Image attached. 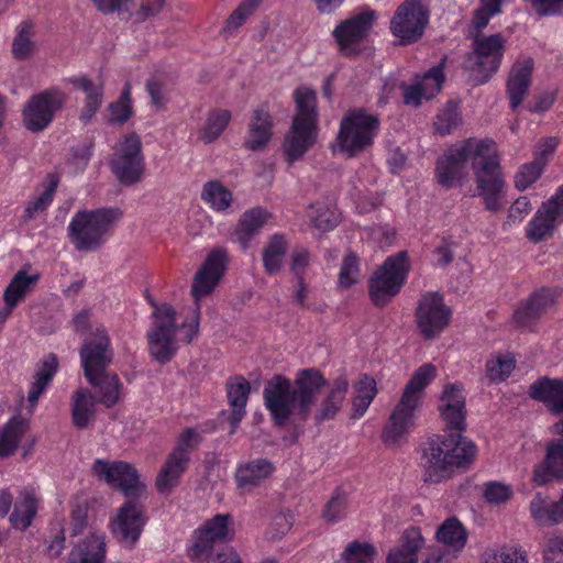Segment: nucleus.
Returning a JSON list of instances; mask_svg holds the SVG:
<instances>
[{
  "label": "nucleus",
  "instance_id": "nucleus-1",
  "mask_svg": "<svg viewBox=\"0 0 563 563\" xmlns=\"http://www.w3.org/2000/svg\"><path fill=\"white\" fill-rule=\"evenodd\" d=\"M470 164L476 184V196L485 208L498 211L504 207L505 179L501 172L497 146L494 141L467 139L451 146L437 161L435 179L445 188L462 185Z\"/></svg>",
  "mask_w": 563,
  "mask_h": 563
},
{
  "label": "nucleus",
  "instance_id": "nucleus-2",
  "mask_svg": "<svg viewBox=\"0 0 563 563\" xmlns=\"http://www.w3.org/2000/svg\"><path fill=\"white\" fill-rule=\"evenodd\" d=\"M324 384L323 376L312 368L298 372L294 382L275 376L264 388L265 407L278 426L301 422L310 415Z\"/></svg>",
  "mask_w": 563,
  "mask_h": 563
},
{
  "label": "nucleus",
  "instance_id": "nucleus-3",
  "mask_svg": "<svg viewBox=\"0 0 563 563\" xmlns=\"http://www.w3.org/2000/svg\"><path fill=\"white\" fill-rule=\"evenodd\" d=\"M476 445L461 434L437 435L430 439L421 457L424 481L440 483L465 471L475 460Z\"/></svg>",
  "mask_w": 563,
  "mask_h": 563
},
{
  "label": "nucleus",
  "instance_id": "nucleus-4",
  "mask_svg": "<svg viewBox=\"0 0 563 563\" xmlns=\"http://www.w3.org/2000/svg\"><path fill=\"white\" fill-rule=\"evenodd\" d=\"M435 376L437 367L432 364H423L413 373L384 428L382 438L385 444L398 445L413 430L416 411L421 405L422 391Z\"/></svg>",
  "mask_w": 563,
  "mask_h": 563
},
{
  "label": "nucleus",
  "instance_id": "nucleus-5",
  "mask_svg": "<svg viewBox=\"0 0 563 563\" xmlns=\"http://www.w3.org/2000/svg\"><path fill=\"white\" fill-rule=\"evenodd\" d=\"M227 258L224 250L217 249L211 251L192 278L190 294L194 298V306L181 310V316L184 317L181 327L187 342H191L198 333L200 303L218 287L225 272Z\"/></svg>",
  "mask_w": 563,
  "mask_h": 563
},
{
  "label": "nucleus",
  "instance_id": "nucleus-6",
  "mask_svg": "<svg viewBox=\"0 0 563 563\" xmlns=\"http://www.w3.org/2000/svg\"><path fill=\"white\" fill-rule=\"evenodd\" d=\"M122 212L118 208L80 210L68 224V236L78 251H96L107 241Z\"/></svg>",
  "mask_w": 563,
  "mask_h": 563
},
{
  "label": "nucleus",
  "instance_id": "nucleus-7",
  "mask_svg": "<svg viewBox=\"0 0 563 563\" xmlns=\"http://www.w3.org/2000/svg\"><path fill=\"white\" fill-rule=\"evenodd\" d=\"M153 307V325L147 332L150 354L157 362L167 363L176 354L179 341L188 343L181 327L184 317L168 303Z\"/></svg>",
  "mask_w": 563,
  "mask_h": 563
},
{
  "label": "nucleus",
  "instance_id": "nucleus-8",
  "mask_svg": "<svg viewBox=\"0 0 563 563\" xmlns=\"http://www.w3.org/2000/svg\"><path fill=\"white\" fill-rule=\"evenodd\" d=\"M379 130V120L362 110H351L343 115L335 140V151L353 157L374 143Z\"/></svg>",
  "mask_w": 563,
  "mask_h": 563
},
{
  "label": "nucleus",
  "instance_id": "nucleus-9",
  "mask_svg": "<svg viewBox=\"0 0 563 563\" xmlns=\"http://www.w3.org/2000/svg\"><path fill=\"white\" fill-rule=\"evenodd\" d=\"M409 262L406 252L388 257L369 279V296L375 306H385L406 282Z\"/></svg>",
  "mask_w": 563,
  "mask_h": 563
},
{
  "label": "nucleus",
  "instance_id": "nucleus-10",
  "mask_svg": "<svg viewBox=\"0 0 563 563\" xmlns=\"http://www.w3.org/2000/svg\"><path fill=\"white\" fill-rule=\"evenodd\" d=\"M429 19V7L423 0H405L396 8L389 30L400 44L408 45L422 37Z\"/></svg>",
  "mask_w": 563,
  "mask_h": 563
},
{
  "label": "nucleus",
  "instance_id": "nucleus-11",
  "mask_svg": "<svg viewBox=\"0 0 563 563\" xmlns=\"http://www.w3.org/2000/svg\"><path fill=\"white\" fill-rule=\"evenodd\" d=\"M503 54L504 40L499 34L476 36L474 51L466 57L464 67L476 84H484L499 68Z\"/></svg>",
  "mask_w": 563,
  "mask_h": 563
},
{
  "label": "nucleus",
  "instance_id": "nucleus-12",
  "mask_svg": "<svg viewBox=\"0 0 563 563\" xmlns=\"http://www.w3.org/2000/svg\"><path fill=\"white\" fill-rule=\"evenodd\" d=\"M111 168L118 180L125 186L141 180L144 174V156L139 135L128 134L115 144Z\"/></svg>",
  "mask_w": 563,
  "mask_h": 563
},
{
  "label": "nucleus",
  "instance_id": "nucleus-13",
  "mask_svg": "<svg viewBox=\"0 0 563 563\" xmlns=\"http://www.w3.org/2000/svg\"><path fill=\"white\" fill-rule=\"evenodd\" d=\"M91 472L98 481L121 490L128 497H140L146 489L137 470L124 461L98 459L92 463Z\"/></svg>",
  "mask_w": 563,
  "mask_h": 563
},
{
  "label": "nucleus",
  "instance_id": "nucleus-14",
  "mask_svg": "<svg viewBox=\"0 0 563 563\" xmlns=\"http://www.w3.org/2000/svg\"><path fill=\"white\" fill-rule=\"evenodd\" d=\"M65 93L52 88L30 97L22 108L23 126L33 133L45 130L63 108Z\"/></svg>",
  "mask_w": 563,
  "mask_h": 563
},
{
  "label": "nucleus",
  "instance_id": "nucleus-15",
  "mask_svg": "<svg viewBox=\"0 0 563 563\" xmlns=\"http://www.w3.org/2000/svg\"><path fill=\"white\" fill-rule=\"evenodd\" d=\"M234 523L231 515L218 514L206 520L194 531L189 555L194 560H206L213 547L234 538Z\"/></svg>",
  "mask_w": 563,
  "mask_h": 563
},
{
  "label": "nucleus",
  "instance_id": "nucleus-16",
  "mask_svg": "<svg viewBox=\"0 0 563 563\" xmlns=\"http://www.w3.org/2000/svg\"><path fill=\"white\" fill-rule=\"evenodd\" d=\"M451 309L439 292L423 294L416 308V324L420 335L426 340L439 336L450 323Z\"/></svg>",
  "mask_w": 563,
  "mask_h": 563
},
{
  "label": "nucleus",
  "instance_id": "nucleus-17",
  "mask_svg": "<svg viewBox=\"0 0 563 563\" xmlns=\"http://www.w3.org/2000/svg\"><path fill=\"white\" fill-rule=\"evenodd\" d=\"M375 20V11L364 9L341 21L332 32L340 53L345 56L358 54Z\"/></svg>",
  "mask_w": 563,
  "mask_h": 563
},
{
  "label": "nucleus",
  "instance_id": "nucleus-18",
  "mask_svg": "<svg viewBox=\"0 0 563 563\" xmlns=\"http://www.w3.org/2000/svg\"><path fill=\"white\" fill-rule=\"evenodd\" d=\"M80 361L88 382H95L97 374L104 373L112 361L110 340L103 327H97L80 349Z\"/></svg>",
  "mask_w": 563,
  "mask_h": 563
},
{
  "label": "nucleus",
  "instance_id": "nucleus-19",
  "mask_svg": "<svg viewBox=\"0 0 563 563\" xmlns=\"http://www.w3.org/2000/svg\"><path fill=\"white\" fill-rule=\"evenodd\" d=\"M143 507L135 500L123 504L110 521L114 538L125 547H133L146 523Z\"/></svg>",
  "mask_w": 563,
  "mask_h": 563
},
{
  "label": "nucleus",
  "instance_id": "nucleus-20",
  "mask_svg": "<svg viewBox=\"0 0 563 563\" xmlns=\"http://www.w3.org/2000/svg\"><path fill=\"white\" fill-rule=\"evenodd\" d=\"M438 411L445 430L461 432L465 429L466 393L461 384H445L438 402Z\"/></svg>",
  "mask_w": 563,
  "mask_h": 563
},
{
  "label": "nucleus",
  "instance_id": "nucleus-21",
  "mask_svg": "<svg viewBox=\"0 0 563 563\" xmlns=\"http://www.w3.org/2000/svg\"><path fill=\"white\" fill-rule=\"evenodd\" d=\"M563 221V187L538 209L526 228V235L532 242L549 236L555 225Z\"/></svg>",
  "mask_w": 563,
  "mask_h": 563
},
{
  "label": "nucleus",
  "instance_id": "nucleus-22",
  "mask_svg": "<svg viewBox=\"0 0 563 563\" xmlns=\"http://www.w3.org/2000/svg\"><path fill=\"white\" fill-rule=\"evenodd\" d=\"M275 472L274 464L267 459H255L236 467L234 479L240 494H251Z\"/></svg>",
  "mask_w": 563,
  "mask_h": 563
},
{
  "label": "nucleus",
  "instance_id": "nucleus-23",
  "mask_svg": "<svg viewBox=\"0 0 563 563\" xmlns=\"http://www.w3.org/2000/svg\"><path fill=\"white\" fill-rule=\"evenodd\" d=\"M443 81L442 67H433L423 76H417L411 85L404 86V102L419 107L423 99H431L441 90Z\"/></svg>",
  "mask_w": 563,
  "mask_h": 563
},
{
  "label": "nucleus",
  "instance_id": "nucleus-24",
  "mask_svg": "<svg viewBox=\"0 0 563 563\" xmlns=\"http://www.w3.org/2000/svg\"><path fill=\"white\" fill-rule=\"evenodd\" d=\"M318 125L291 122L285 136L283 152L289 163L300 159L317 142Z\"/></svg>",
  "mask_w": 563,
  "mask_h": 563
},
{
  "label": "nucleus",
  "instance_id": "nucleus-25",
  "mask_svg": "<svg viewBox=\"0 0 563 563\" xmlns=\"http://www.w3.org/2000/svg\"><path fill=\"white\" fill-rule=\"evenodd\" d=\"M273 136V118L266 104L256 108L250 118L244 146L250 151H263Z\"/></svg>",
  "mask_w": 563,
  "mask_h": 563
},
{
  "label": "nucleus",
  "instance_id": "nucleus-26",
  "mask_svg": "<svg viewBox=\"0 0 563 563\" xmlns=\"http://www.w3.org/2000/svg\"><path fill=\"white\" fill-rule=\"evenodd\" d=\"M534 63L530 57L519 58L511 67L506 91L512 109H516L529 92Z\"/></svg>",
  "mask_w": 563,
  "mask_h": 563
},
{
  "label": "nucleus",
  "instance_id": "nucleus-27",
  "mask_svg": "<svg viewBox=\"0 0 563 563\" xmlns=\"http://www.w3.org/2000/svg\"><path fill=\"white\" fill-rule=\"evenodd\" d=\"M563 479V442L551 441L547 445L544 460L533 471L532 481L537 485Z\"/></svg>",
  "mask_w": 563,
  "mask_h": 563
},
{
  "label": "nucleus",
  "instance_id": "nucleus-28",
  "mask_svg": "<svg viewBox=\"0 0 563 563\" xmlns=\"http://www.w3.org/2000/svg\"><path fill=\"white\" fill-rule=\"evenodd\" d=\"M66 81L85 93L79 119L85 123L89 122L103 102V82L95 84L85 75L67 78Z\"/></svg>",
  "mask_w": 563,
  "mask_h": 563
},
{
  "label": "nucleus",
  "instance_id": "nucleus-29",
  "mask_svg": "<svg viewBox=\"0 0 563 563\" xmlns=\"http://www.w3.org/2000/svg\"><path fill=\"white\" fill-rule=\"evenodd\" d=\"M531 398L543 402L555 415H563V380L541 378L530 386Z\"/></svg>",
  "mask_w": 563,
  "mask_h": 563
},
{
  "label": "nucleus",
  "instance_id": "nucleus-30",
  "mask_svg": "<svg viewBox=\"0 0 563 563\" xmlns=\"http://www.w3.org/2000/svg\"><path fill=\"white\" fill-rule=\"evenodd\" d=\"M102 532H91L70 552L69 563H103L106 541Z\"/></svg>",
  "mask_w": 563,
  "mask_h": 563
},
{
  "label": "nucleus",
  "instance_id": "nucleus-31",
  "mask_svg": "<svg viewBox=\"0 0 563 563\" xmlns=\"http://www.w3.org/2000/svg\"><path fill=\"white\" fill-rule=\"evenodd\" d=\"M423 544L424 540L421 530L417 527H411L404 532L401 544L389 551L386 563H417L418 551Z\"/></svg>",
  "mask_w": 563,
  "mask_h": 563
},
{
  "label": "nucleus",
  "instance_id": "nucleus-32",
  "mask_svg": "<svg viewBox=\"0 0 563 563\" xmlns=\"http://www.w3.org/2000/svg\"><path fill=\"white\" fill-rule=\"evenodd\" d=\"M347 389L349 380L346 377L340 376L334 379L329 387L327 396L321 401L314 419L318 422H322L334 418L343 406Z\"/></svg>",
  "mask_w": 563,
  "mask_h": 563
},
{
  "label": "nucleus",
  "instance_id": "nucleus-33",
  "mask_svg": "<svg viewBox=\"0 0 563 563\" xmlns=\"http://www.w3.org/2000/svg\"><path fill=\"white\" fill-rule=\"evenodd\" d=\"M189 461L177 455V453H169L163 465L161 466L155 485L158 492L167 493L179 484L183 474L188 467Z\"/></svg>",
  "mask_w": 563,
  "mask_h": 563
},
{
  "label": "nucleus",
  "instance_id": "nucleus-34",
  "mask_svg": "<svg viewBox=\"0 0 563 563\" xmlns=\"http://www.w3.org/2000/svg\"><path fill=\"white\" fill-rule=\"evenodd\" d=\"M29 421L21 416L11 418L2 426L0 428V457L3 459L13 455L22 439L29 432Z\"/></svg>",
  "mask_w": 563,
  "mask_h": 563
},
{
  "label": "nucleus",
  "instance_id": "nucleus-35",
  "mask_svg": "<svg viewBox=\"0 0 563 563\" xmlns=\"http://www.w3.org/2000/svg\"><path fill=\"white\" fill-rule=\"evenodd\" d=\"M295 114L292 122L318 125L317 93L307 86H300L292 93Z\"/></svg>",
  "mask_w": 563,
  "mask_h": 563
},
{
  "label": "nucleus",
  "instance_id": "nucleus-36",
  "mask_svg": "<svg viewBox=\"0 0 563 563\" xmlns=\"http://www.w3.org/2000/svg\"><path fill=\"white\" fill-rule=\"evenodd\" d=\"M97 401L87 389H77L71 396V419L78 429H85L96 415Z\"/></svg>",
  "mask_w": 563,
  "mask_h": 563
},
{
  "label": "nucleus",
  "instance_id": "nucleus-37",
  "mask_svg": "<svg viewBox=\"0 0 563 563\" xmlns=\"http://www.w3.org/2000/svg\"><path fill=\"white\" fill-rule=\"evenodd\" d=\"M267 218L268 213L262 208H253L241 216L235 229V236L242 247H247L250 241L260 232Z\"/></svg>",
  "mask_w": 563,
  "mask_h": 563
},
{
  "label": "nucleus",
  "instance_id": "nucleus-38",
  "mask_svg": "<svg viewBox=\"0 0 563 563\" xmlns=\"http://www.w3.org/2000/svg\"><path fill=\"white\" fill-rule=\"evenodd\" d=\"M354 393L352 418L360 419L365 415L377 395L376 380L367 374L362 375L354 384Z\"/></svg>",
  "mask_w": 563,
  "mask_h": 563
},
{
  "label": "nucleus",
  "instance_id": "nucleus-39",
  "mask_svg": "<svg viewBox=\"0 0 563 563\" xmlns=\"http://www.w3.org/2000/svg\"><path fill=\"white\" fill-rule=\"evenodd\" d=\"M532 518L540 526H549L563 520V492L560 501L549 505L540 494L530 503Z\"/></svg>",
  "mask_w": 563,
  "mask_h": 563
},
{
  "label": "nucleus",
  "instance_id": "nucleus-40",
  "mask_svg": "<svg viewBox=\"0 0 563 563\" xmlns=\"http://www.w3.org/2000/svg\"><path fill=\"white\" fill-rule=\"evenodd\" d=\"M435 538L452 551H461L467 541V532L456 518L446 519L437 530Z\"/></svg>",
  "mask_w": 563,
  "mask_h": 563
},
{
  "label": "nucleus",
  "instance_id": "nucleus-41",
  "mask_svg": "<svg viewBox=\"0 0 563 563\" xmlns=\"http://www.w3.org/2000/svg\"><path fill=\"white\" fill-rule=\"evenodd\" d=\"M37 280V275H27L25 271H19L4 289V303L11 307H16L18 303L22 301L33 289Z\"/></svg>",
  "mask_w": 563,
  "mask_h": 563
},
{
  "label": "nucleus",
  "instance_id": "nucleus-42",
  "mask_svg": "<svg viewBox=\"0 0 563 563\" xmlns=\"http://www.w3.org/2000/svg\"><path fill=\"white\" fill-rule=\"evenodd\" d=\"M231 121V112L225 109H216L208 112L199 130V139L210 144L218 140Z\"/></svg>",
  "mask_w": 563,
  "mask_h": 563
},
{
  "label": "nucleus",
  "instance_id": "nucleus-43",
  "mask_svg": "<svg viewBox=\"0 0 563 563\" xmlns=\"http://www.w3.org/2000/svg\"><path fill=\"white\" fill-rule=\"evenodd\" d=\"M288 244L283 235H273L263 250V266L267 274L275 275L280 272Z\"/></svg>",
  "mask_w": 563,
  "mask_h": 563
},
{
  "label": "nucleus",
  "instance_id": "nucleus-44",
  "mask_svg": "<svg viewBox=\"0 0 563 563\" xmlns=\"http://www.w3.org/2000/svg\"><path fill=\"white\" fill-rule=\"evenodd\" d=\"M95 382H89L98 389L99 401L106 407H113L121 398L122 384L115 374H97Z\"/></svg>",
  "mask_w": 563,
  "mask_h": 563
},
{
  "label": "nucleus",
  "instance_id": "nucleus-45",
  "mask_svg": "<svg viewBox=\"0 0 563 563\" xmlns=\"http://www.w3.org/2000/svg\"><path fill=\"white\" fill-rule=\"evenodd\" d=\"M57 369V360L54 355H48L44 358L41 367L37 369L34 376V380L31 384V388L27 395V401L31 407L34 408L37 404L40 396L46 389L47 385L54 377Z\"/></svg>",
  "mask_w": 563,
  "mask_h": 563
},
{
  "label": "nucleus",
  "instance_id": "nucleus-46",
  "mask_svg": "<svg viewBox=\"0 0 563 563\" xmlns=\"http://www.w3.org/2000/svg\"><path fill=\"white\" fill-rule=\"evenodd\" d=\"M202 201L217 212L227 211L232 202V192L218 180H211L203 185L201 191Z\"/></svg>",
  "mask_w": 563,
  "mask_h": 563
},
{
  "label": "nucleus",
  "instance_id": "nucleus-47",
  "mask_svg": "<svg viewBox=\"0 0 563 563\" xmlns=\"http://www.w3.org/2000/svg\"><path fill=\"white\" fill-rule=\"evenodd\" d=\"M37 511V500L32 493L24 492L16 503L10 516V522L14 528L24 530L31 526Z\"/></svg>",
  "mask_w": 563,
  "mask_h": 563
},
{
  "label": "nucleus",
  "instance_id": "nucleus-48",
  "mask_svg": "<svg viewBox=\"0 0 563 563\" xmlns=\"http://www.w3.org/2000/svg\"><path fill=\"white\" fill-rule=\"evenodd\" d=\"M307 216L311 224L320 231L332 230L340 221L339 212L321 202L311 205Z\"/></svg>",
  "mask_w": 563,
  "mask_h": 563
},
{
  "label": "nucleus",
  "instance_id": "nucleus-49",
  "mask_svg": "<svg viewBox=\"0 0 563 563\" xmlns=\"http://www.w3.org/2000/svg\"><path fill=\"white\" fill-rule=\"evenodd\" d=\"M552 303V297L549 290L542 289L529 299L523 306L516 310L515 317L521 324L527 320L537 317L547 307Z\"/></svg>",
  "mask_w": 563,
  "mask_h": 563
},
{
  "label": "nucleus",
  "instance_id": "nucleus-50",
  "mask_svg": "<svg viewBox=\"0 0 563 563\" xmlns=\"http://www.w3.org/2000/svg\"><path fill=\"white\" fill-rule=\"evenodd\" d=\"M516 360L511 354L493 355L486 363V376L490 382L506 379L515 369Z\"/></svg>",
  "mask_w": 563,
  "mask_h": 563
},
{
  "label": "nucleus",
  "instance_id": "nucleus-51",
  "mask_svg": "<svg viewBox=\"0 0 563 563\" xmlns=\"http://www.w3.org/2000/svg\"><path fill=\"white\" fill-rule=\"evenodd\" d=\"M376 555L377 550L372 543L352 541L341 553V559L343 563H374Z\"/></svg>",
  "mask_w": 563,
  "mask_h": 563
},
{
  "label": "nucleus",
  "instance_id": "nucleus-52",
  "mask_svg": "<svg viewBox=\"0 0 563 563\" xmlns=\"http://www.w3.org/2000/svg\"><path fill=\"white\" fill-rule=\"evenodd\" d=\"M108 121L113 124H122L126 122L132 113L131 104V87L129 84L125 85L119 99L108 106Z\"/></svg>",
  "mask_w": 563,
  "mask_h": 563
},
{
  "label": "nucleus",
  "instance_id": "nucleus-53",
  "mask_svg": "<svg viewBox=\"0 0 563 563\" xmlns=\"http://www.w3.org/2000/svg\"><path fill=\"white\" fill-rule=\"evenodd\" d=\"M251 391L250 383L242 376H235L227 383V395L231 408H245Z\"/></svg>",
  "mask_w": 563,
  "mask_h": 563
},
{
  "label": "nucleus",
  "instance_id": "nucleus-54",
  "mask_svg": "<svg viewBox=\"0 0 563 563\" xmlns=\"http://www.w3.org/2000/svg\"><path fill=\"white\" fill-rule=\"evenodd\" d=\"M461 123L457 103L449 101L437 114L434 128L440 134H449Z\"/></svg>",
  "mask_w": 563,
  "mask_h": 563
},
{
  "label": "nucleus",
  "instance_id": "nucleus-55",
  "mask_svg": "<svg viewBox=\"0 0 563 563\" xmlns=\"http://www.w3.org/2000/svg\"><path fill=\"white\" fill-rule=\"evenodd\" d=\"M34 51L35 45L32 40L31 25L26 22H23L19 26L18 33L12 43L13 56L18 59H25L32 56Z\"/></svg>",
  "mask_w": 563,
  "mask_h": 563
},
{
  "label": "nucleus",
  "instance_id": "nucleus-56",
  "mask_svg": "<svg viewBox=\"0 0 563 563\" xmlns=\"http://www.w3.org/2000/svg\"><path fill=\"white\" fill-rule=\"evenodd\" d=\"M482 563H528L527 554L515 548L488 550L483 554Z\"/></svg>",
  "mask_w": 563,
  "mask_h": 563
},
{
  "label": "nucleus",
  "instance_id": "nucleus-57",
  "mask_svg": "<svg viewBox=\"0 0 563 563\" xmlns=\"http://www.w3.org/2000/svg\"><path fill=\"white\" fill-rule=\"evenodd\" d=\"M483 497L490 505L506 504L512 497V487L505 482L490 481L483 485Z\"/></svg>",
  "mask_w": 563,
  "mask_h": 563
},
{
  "label": "nucleus",
  "instance_id": "nucleus-58",
  "mask_svg": "<svg viewBox=\"0 0 563 563\" xmlns=\"http://www.w3.org/2000/svg\"><path fill=\"white\" fill-rule=\"evenodd\" d=\"M263 0H244L230 14L225 27L228 31H236L256 11Z\"/></svg>",
  "mask_w": 563,
  "mask_h": 563
},
{
  "label": "nucleus",
  "instance_id": "nucleus-59",
  "mask_svg": "<svg viewBox=\"0 0 563 563\" xmlns=\"http://www.w3.org/2000/svg\"><path fill=\"white\" fill-rule=\"evenodd\" d=\"M544 168L534 161L526 163L515 175V186L518 190H526L533 185L542 175Z\"/></svg>",
  "mask_w": 563,
  "mask_h": 563
},
{
  "label": "nucleus",
  "instance_id": "nucleus-60",
  "mask_svg": "<svg viewBox=\"0 0 563 563\" xmlns=\"http://www.w3.org/2000/svg\"><path fill=\"white\" fill-rule=\"evenodd\" d=\"M360 277L358 260L355 255L349 254L344 257L340 274L339 285L343 288H347L355 284Z\"/></svg>",
  "mask_w": 563,
  "mask_h": 563
},
{
  "label": "nucleus",
  "instance_id": "nucleus-61",
  "mask_svg": "<svg viewBox=\"0 0 563 563\" xmlns=\"http://www.w3.org/2000/svg\"><path fill=\"white\" fill-rule=\"evenodd\" d=\"M559 139L555 136L543 137L539 140L533 151V161L541 164L543 168L555 153L559 146Z\"/></svg>",
  "mask_w": 563,
  "mask_h": 563
},
{
  "label": "nucleus",
  "instance_id": "nucleus-62",
  "mask_svg": "<svg viewBox=\"0 0 563 563\" xmlns=\"http://www.w3.org/2000/svg\"><path fill=\"white\" fill-rule=\"evenodd\" d=\"M200 442V435L195 429H186L184 430L172 450V453H177V455L190 460V450H192Z\"/></svg>",
  "mask_w": 563,
  "mask_h": 563
},
{
  "label": "nucleus",
  "instance_id": "nucleus-63",
  "mask_svg": "<svg viewBox=\"0 0 563 563\" xmlns=\"http://www.w3.org/2000/svg\"><path fill=\"white\" fill-rule=\"evenodd\" d=\"M532 210L531 202L528 197H519L509 208L507 220L504 227H511L520 223Z\"/></svg>",
  "mask_w": 563,
  "mask_h": 563
},
{
  "label": "nucleus",
  "instance_id": "nucleus-64",
  "mask_svg": "<svg viewBox=\"0 0 563 563\" xmlns=\"http://www.w3.org/2000/svg\"><path fill=\"white\" fill-rule=\"evenodd\" d=\"M346 514V499L342 495L333 496L323 510V518L331 523L338 522Z\"/></svg>",
  "mask_w": 563,
  "mask_h": 563
}]
</instances>
